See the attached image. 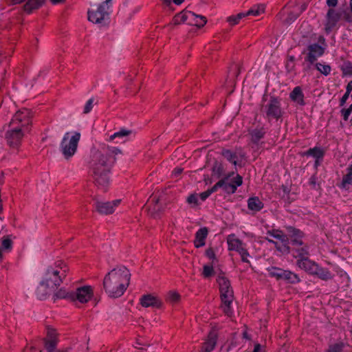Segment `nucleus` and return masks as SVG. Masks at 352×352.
Instances as JSON below:
<instances>
[{
    "mask_svg": "<svg viewBox=\"0 0 352 352\" xmlns=\"http://www.w3.org/2000/svg\"><path fill=\"white\" fill-rule=\"evenodd\" d=\"M120 150L115 147H103L92 155L91 168L98 186L106 187L109 184V173L112 164L111 153L117 154Z\"/></svg>",
    "mask_w": 352,
    "mask_h": 352,
    "instance_id": "obj_1",
    "label": "nucleus"
},
{
    "mask_svg": "<svg viewBox=\"0 0 352 352\" xmlns=\"http://www.w3.org/2000/svg\"><path fill=\"white\" fill-rule=\"evenodd\" d=\"M131 274L124 266L118 267L109 272L104 278L103 287L109 297L122 296L129 285Z\"/></svg>",
    "mask_w": 352,
    "mask_h": 352,
    "instance_id": "obj_2",
    "label": "nucleus"
},
{
    "mask_svg": "<svg viewBox=\"0 0 352 352\" xmlns=\"http://www.w3.org/2000/svg\"><path fill=\"white\" fill-rule=\"evenodd\" d=\"M31 112L28 109H23L17 111L10 122L9 129L6 133L7 144L12 148H17L28 130L31 123Z\"/></svg>",
    "mask_w": 352,
    "mask_h": 352,
    "instance_id": "obj_3",
    "label": "nucleus"
},
{
    "mask_svg": "<svg viewBox=\"0 0 352 352\" xmlns=\"http://www.w3.org/2000/svg\"><path fill=\"white\" fill-rule=\"evenodd\" d=\"M68 270V267L62 261H58L54 263V266L48 267L44 278L36 289L38 298L41 300L45 299L51 290L60 285Z\"/></svg>",
    "mask_w": 352,
    "mask_h": 352,
    "instance_id": "obj_4",
    "label": "nucleus"
},
{
    "mask_svg": "<svg viewBox=\"0 0 352 352\" xmlns=\"http://www.w3.org/2000/svg\"><path fill=\"white\" fill-rule=\"evenodd\" d=\"M217 281L219 286L221 299V308L223 312L228 316L232 314V305L234 299L233 290L230 283L224 276H219Z\"/></svg>",
    "mask_w": 352,
    "mask_h": 352,
    "instance_id": "obj_5",
    "label": "nucleus"
},
{
    "mask_svg": "<svg viewBox=\"0 0 352 352\" xmlns=\"http://www.w3.org/2000/svg\"><path fill=\"white\" fill-rule=\"evenodd\" d=\"M80 138V133L79 132L65 133L60 144V150L65 159L68 160L74 155Z\"/></svg>",
    "mask_w": 352,
    "mask_h": 352,
    "instance_id": "obj_6",
    "label": "nucleus"
},
{
    "mask_svg": "<svg viewBox=\"0 0 352 352\" xmlns=\"http://www.w3.org/2000/svg\"><path fill=\"white\" fill-rule=\"evenodd\" d=\"M111 1L102 0V3L91 8L88 10V19L94 23H100L105 20L110 14Z\"/></svg>",
    "mask_w": 352,
    "mask_h": 352,
    "instance_id": "obj_7",
    "label": "nucleus"
},
{
    "mask_svg": "<svg viewBox=\"0 0 352 352\" xmlns=\"http://www.w3.org/2000/svg\"><path fill=\"white\" fill-rule=\"evenodd\" d=\"M267 234L279 241L278 242L267 239L268 242L272 243L278 251L286 254L289 253L290 248L288 237L282 230L273 229L268 230Z\"/></svg>",
    "mask_w": 352,
    "mask_h": 352,
    "instance_id": "obj_8",
    "label": "nucleus"
},
{
    "mask_svg": "<svg viewBox=\"0 0 352 352\" xmlns=\"http://www.w3.org/2000/svg\"><path fill=\"white\" fill-rule=\"evenodd\" d=\"M227 243L229 250L237 252L241 255L243 262L249 263L250 254L246 248V245L234 234H229L227 236Z\"/></svg>",
    "mask_w": 352,
    "mask_h": 352,
    "instance_id": "obj_9",
    "label": "nucleus"
},
{
    "mask_svg": "<svg viewBox=\"0 0 352 352\" xmlns=\"http://www.w3.org/2000/svg\"><path fill=\"white\" fill-rule=\"evenodd\" d=\"M264 111L268 120H278L280 119L283 114L280 99L274 96L271 97L269 102L264 106Z\"/></svg>",
    "mask_w": 352,
    "mask_h": 352,
    "instance_id": "obj_10",
    "label": "nucleus"
},
{
    "mask_svg": "<svg viewBox=\"0 0 352 352\" xmlns=\"http://www.w3.org/2000/svg\"><path fill=\"white\" fill-rule=\"evenodd\" d=\"M342 17V12L335 8H329L326 15L324 30L329 34L337 25Z\"/></svg>",
    "mask_w": 352,
    "mask_h": 352,
    "instance_id": "obj_11",
    "label": "nucleus"
},
{
    "mask_svg": "<svg viewBox=\"0 0 352 352\" xmlns=\"http://www.w3.org/2000/svg\"><path fill=\"white\" fill-rule=\"evenodd\" d=\"M74 301L78 300L80 303L87 302L94 296V290L91 286L78 287L74 293Z\"/></svg>",
    "mask_w": 352,
    "mask_h": 352,
    "instance_id": "obj_12",
    "label": "nucleus"
},
{
    "mask_svg": "<svg viewBox=\"0 0 352 352\" xmlns=\"http://www.w3.org/2000/svg\"><path fill=\"white\" fill-rule=\"evenodd\" d=\"M121 202V199H116L112 201H96V209L102 214H109L114 212L116 207H118Z\"/></svg>",
    "mask_w": 352,
    "mask_h": 352,
    "instance_id": "obj_13",
    "label": "nucleus"
},
{
    "mask_svg": "<svg viewBox=\"0 0 352 352\" xmlns=\"http://www.w3.org/2000/svg\"><path fill=\"white\" fill-rule=\"evenodd\" d=\"M287 231L289 234L291 243L293 246H301L303 245L302 238L304 237V234L301 230L289 226L287 228Z\"/></svg>",
    "mask_w": 352,
    "mask_h": 352,
    "instance_id": "obj_14",
    "label": "nucleus"
},
{
    "mask_svg": "<svg viewBox=\"0 0 352 352\" xmlns=\"http://www.w3.org/2000/svg\"><path fill=\"white\" fill-rule=\"evenodd\" d=\"M217 333L214 330L211 331L205 340L201 352H212L217 344Z\"/></svg>",
    "mask_w": 352,
    "mask_h": 352,
    "instance_id": "obj_15",
    "label": "nucleus"
},
{
    "mask_svg": "<svg viewBox=\"0 0 352 352\" xmlns=\"http://www.w3.org/2000/svg\"><path fill=\"white\" fill-rule=\"evenodd\" d=\"M140 304L144 307L160 308L162 306L161 300L151 294L142 296L140 299Z\"/></svg>",
    "mask_w": 352,
    "mask_h": 352,
    "instance_id": "obj_16",
    "label": "nucleus"
},
{
    "mask_svg": "<svg viewBox=\"0 0 352 352\" xmlns=\"http://www.w3.org/2000/svg\"><path fill=\"white\" fill-rule=\"evenodd\" d=\"M309 53L307 56V60L310 63H314L318 57L324 54V48L318 44L314 43L308 47Z\"/></svg>",
    "mask_w": 352,
    "mask_h": 352,
    "instance_id": "obj_17",
    "label": "nucleus"
},
{
    "mask_svg": "<svg viewBox=\"0 0 352 352\" xmlns=\"http://www.w3.org/2000/svg\"><path fill=\"white\" fill-rule=\"evenodd\" d=\"M296 265L300 269L309 274H314L316 270L317 269L318 264L311 261L309 258L300 259L299 261H296Z\"/></svg>",
    "mask_w": 352,
    "mask_h": 352,
    "instance_id": "obj_18",
    "label": "nucleus"
},
{
    "mask_svg": "<svg viewBox=\"0 0 352 352\" xmlns=\"http://www.w3.org/2000/svg\"><path fill=\"white\" fill-rule=\"evenodd\" d=\"M208 234V230L206 227L201 228L196 232L195 239L194 240V245L195 248H199L205 245Z\"/></svg>",
    "mask_w": 352,
    "mask_h": 352,
    "instance_id": "obj_19",
    "label": "nucleus"
},
{
    "mask_svg": "<svg viewBox=\"0 0 352 352\" xmlns=\"http://www.w3.org/2000/svg\"><path fill=\"white\" fill-rule=\"evenodd\" d=\"M266 130L264 127L256 128L249 131L250 140L253 144L258 145L260 140L264 138Z\"/></svg>",
    "mask_w": 352,
    "mask_h": 352,
    "instance_id": "obj_20",
    "label": "nucleus"
},
{
    "mask_svg": "<svg viewBox=\"0 0 352 352\" xmlns=\"http://www.w3.org/2000/svg\"><path fill=\"white\" fill-rule=\"evenodd\" d=\"M194 14L195 13L191 11L184 10L174 17V23L175 24L186 23L190 25V21L194 17Z\"/></svg>",
    "mask_w": 352,
    "mask_h": 352,
    "instance_id": "obj_21",
    "label": "nucleus"
},
{
    "mask_svg": "<svg viewBox=\"0 0 352 352\" xmlns=\"http://www.w3.org/2000/svg\"><path fill=\"white\" fill-rule=\"evenodd\" d=\"M290 99L298 105L304 106L305 104L304 100V94L300 87H296L289 94Z\"/></svg>",
    "mask_w": 352,
    "mask_h": 352,
    "instance_id": "obj_22",
    "label": "nucleus"
},
{
    "mask_svg": "<svg viewBox=\"0 0 352 352\" xmlns=\"http://www.w3.org/2000/svg\"><path fill=\"white\" fill-rule=\"evenodd\" d=\"M309 246L307 245H302L301 246H296L293 249V257L296 258L297 261L302 258H309Z\"/></svg>",
    "mask_w": 352,
    "mask_h": 352,
    "instance_id": "obj_23",
    "label": "nucleus"
},
{
    "mask_svg": "<svg viewBox=\"0 0 352 352\" xmlns=\"http://www.w3.org/2000/svg\"><path fill=\"white\" fill-rule=\"evenodd\" d=\"M263 207V203L258 197H250L248 199V208L250 210L254 213L261 210Z\"/></svg>",
    "mask_w": 352,
    "mask_h": 352,
    "instance_id": "obj_24",
    "label": "nucleus"
},
{
    "mask_svg": "<svg viewBox=\"0 0 352 352\" xmlns=\"http://www.w3.org/2000/svg\"><path fill=\"white\" fill-rule=\"evenodd\" d=\"M346 173L342 177L339 187L342 189H348L349 186L352 184V164L346 168Z\"/></svg>",
    "mask_w": 352,
    "mask_h": 352,
    "instance_id": "obj_25",
    "label": "nucleus"
},
{
    "mask_svg": "<svg viewBox=\"0 0 352 352\" xmlns=\"http://www.w3.org/2000/svg\"><path fill=\"white\" fill-rule=\"evenodd\" d=\"M282 278L280 280H286L289 283L295 284L300 281L299 276L290 270H285L283 272Z\"/></svg>",
    "mask_w": 352,
    "mask_h": 352,
    "instance_id": "obj_26",
    "label": "nucleus"
},
{
    "mask_svg": "<svg viewBox=\"0 0 352 352\" xmlns=\"http://www.w3.org/2000/svg\"><path fill=\"white\" fill-rule=\"evenodd\" d=\"M313 275H316L318 278L324 280H330L333 278L332 274L328 269L321 267L318 265Z\"/></svg>",
    "mask_w": 352,
    "mask_h": 352,
    "instance_id": "obj_27",
    "label": "nucleus"
},
{
    "mask_svg": "<svg viewBox=\"0 0 352 352\" xmlns=\"http://www.w3.org/2000/svg\"><path fill=\"white\" fill-rule=\"evenodd\" d=\"M304 155L306 156H311L316 160H322L324 155V151L322 148L315 146L307 150L306 152H305Z\"/></svg>",
    "mask_w": 352,
    "mask_h": 352,
    "instance_id": "obj_28",
    "label": "nucleus"
},
{
    "mask_svg": "<svg viewBox=\"0 0 352 352\" xmlns=\"http://www.w3.org/2000/svg\"><path fill=\"white\" fill-rule=\"evenodd\" d=\"M265 11V6L263 4L255 5L252 6L248 11L245 13V16H258L263 13Z\"/></svg>",
    "mask_w": 352,
    "mask_h": 352,
    "instance_id": "obj_29",
    "label": "nucleus"
},
{
    "mask_svg": "<svg viewBox=\"0 0 352 352\" xmlns=\"http://www.w3.org/2000/svg\"><path fill=\"white\" fill-rule=\"evenodd\" d=\"M131 133V131L126 129H121L120 131L115 132L113 135L109 137V140L112 141L116 138L126 140V138Z\"/></svg>",
    "mask_w": 352,
    "mask_h": 352,
    "instance_id": "obj_30",
    "label": "nucleus"
},
{
    "mask_svg": "<svg viewBox=\"0 0 352 352\" xmlns=\"http://www.w3.org/2000/svg\"><path fill=\"white\" fill-rule=\"evenodd\" d=\"M12 241L9 236H3L0 241V249L3 251L10 252L12 249Z\"/></svg>",
    "mask_w": 352,
    "mask_h": 352,
    "instance_id": "obj_31",
    "label": "nucleus"
},
{
    "mask_svg": "<svg viewBox=\"0 0 352 352\" xmlns=\"http://www.w3.org/2000/svg\"><path fill=\"white\" fill-rule=\"evenodd\" d=\"M221 155L230 162L234 165L237 164V155L235 153L232 152L229 149H224L221 152Z\"/></svg>",
    "mask_w": 352,
    "mask_h": 352,
    "instance_id": "obj_32",
    "label": "nucleus"
},
{
    "mask_svg": "<svg viewBox=\"0 0 352 352\" xmlns=\"http://www.w3.org/2000/svg\"><path fill=\"white\" fill-rule=\"evenodd\" d=\"M267 270L271 277H274L277 280H280L282 278L283 272H284V270L273 266L268 267Z\"/></svg>",
    "mask_w": 352,
    "mask_h": 352,
    "instance_id": "obj_33",
    "label": "nucleus"
},
{
    "mask_svg": "<svg viewBox=\"0 0 352 352\" xmlns=\"http://www.w3.org/2000/svg\"><path fill=\"white\" fill-rule=\"evenodd\" d=\"M207 22L206 18L201 15L194 14V17L190 21V24L199 28L203 27Z\"/></svg>",
    "mask_w": 352,
    "mask_h": 352,
    "instance_id": "obj_34",
    "label": "nucleus"
},
{
    "mask_svg": "<svg viewBox=\"0 0 352 352\" xmlns=\"http://www.w3.org/2000/svg\"><path fill=\"white\" fill-rule=\"evenodd\" d=\"M74 292H69L66 291L64 289H59L56 293L54 294V297L56 298H64V299H69L72 300L74 297Z\"/></svg>",
    "mask_w": 352,
    "mask_h": 352,
    "instance_id": "obj_35",
    "label": "nucleus"
},
{
    "mask_svg": "<svg viewBox=\"0 0 352 352\" xmlns=\"http://www.w3.org/2000/svg\"><path fill=\"white\" fill-rule=\"evenodd\" d=\"M344 346L345 344L342 342L330 344L327 352H342Z\"/></svg>",
    "mask_w": 352,
    "mask_h": 352,
    "instance_id": "obj_36",
    "label": "nucleus"
},
{
    "mask_svg": "<svg viewBox=\"0 0 352 352\" xmlns=\"http://www.w3.org/2000/svg\"><path fill=\"white\" fill-rule=\"evenodd\" d=\"M316 69L324 76H327L331 73V68L330 65L327 64H322L320 63H318L316 64Z\"/></svg>",
    "mask_w": 352,
    "mask_h": 352,
    "instance_id": "obj_37",
    "label": "nucleus"
},
{
    "mask_svg": "<svg viewBox=\"0 0 352 352\" xmlns=\"http://www.w3.org/2000/svg\"><path fill=\"white\" fill-rule=\"evenodd\" d=\"M58 340L45 339V348L48 352H54L57 344Z\"/></svg>",
    "mask_w": 352,
    "mask_h": 352,
    "instance_id": "obj_38",
    "label": "nucleus"
},
{
    "mask_svg": "<svg viewBox=\"0 0 352 352\" xmlns=\"http://www.w3.org/2000/svg\"><path fill=\"white\" fill-rule=\"evenodd\" d=\"M214 274V268L212 265H205L203 267L202 275L204 278H208L213 276Z\"/></svg>",
    "mask_w": 352,
    "mask_h": 352,
    "instance_id": "obj_39",
    "label": "nucleus"
},
{
    "mask_svg": "<svg viewBox=\"0 0 352 352\" xmlns=\"http://www.w3.org/2000/svg\"><path fill=\"white\" fill-rule=\"evenodd\" d=\"M245 13L244 12H241V13H239L236 16H230L228 18V22L231 25H236L239 23L240 19H241L242 18L245 17Z\"/></svg>",
    "mask_w": 352,
    "mask_h": 352,
    "instance_id": "obj_40",
    "label": "nucleus"
},
{
    "mask_svg": "<svg viewBox=\"0 0 352 352\" xmlns=\"http://www.w3.org/2000/svg\"><path fill=\"white\" fill-rule=\"evenodd\" d=\"M179 299L180 295L177 292L170 291L167 294V300L172 303L177 302Z\"/></svg>",
    "mask_w": 352,
    "mask_h": 352,
    "instance_id": "obj_41",
    "label": "nucleus"
},
{
    "mask_svg": "<svg viewBox=\"0 0 352 352\" xmlns=\"http://www.w3.org/2000/svg\"><path fill=\"white\" fill-rule=\"evenodd\" d=\"M95 102L94 98H89L85 103L83 109V113L85 114L89 113L93 109Z\"/></svg>",
    "mask_w": 352,
    "mask_h": 352,
    "instance_id": "obj_42",
    "label": "nucleus"
},
{
    "mask_svg": "<svg viewBox=\"0 0 352 352\" xmlns=\"http://www.w3.org/2000/svg\"><path fill=\"white\" fill-rule=\"evenodd\" d=\"M352 112V103L348 108H342L340 111L341 116L344 120L347 121Z\"/></svg>",
    "mask_w": 352,
    "mask_h": 352,
    "instance_id": "obj_43",
    "label": "nucleus"
},
{
    "mask_svg": "<svg viewBox=\"0 0 352 352\" xmlns=\"http://www.w3.org/2000/svg\"><path fill=\"white\" fill-rule=\"evenodd\" d=\"M45 339L58 340L57 339V333L56 332V330L52 327H47V337Z\"/></svg>",
    "mask_w": 352,
    "mask_h": 352,
    "instance_id": "obj_44",
    "label": "nucleus"
},
{
    "mask_svg": "<svg viewBox=\"0 0 352 352\" xmlns=\"http://www.w3.org/2000/svg\"><path fill=\"white\" fill-rule=\"evenodd\" d=\"M226 184L225 179H221L217 182L211 188L208 189L210 194L216 192L219 188L223 187Z\"/></svg>",
    "mask_w": 352,
    "mask_h": 352,
    "instance_id": "obj_45",
    "label": "nucleus"
},
{
    "mask_svg": "<svg viewBox=\"0 0 352 352\" xmlns=\"http://www.w3.org/2000/svg\"><path fill=\"white\" fill-rule=\"evenodd\" d=\"M158 201L159 200H158V198L157 197V196L153 195L149 199L150 209H151V204L155 203V205L152 210L154 211L160 210V208L157 206Z\"/></svg>",
    "mask_w": 352,
    "mask_h": 352,
    "instance_id": "obj_46",
    "label": "nucleus"
},
{
    "mask_svg": "<svg viewBox=\"0 0 352 352\" xmlns=\"http://www.w3.org/2000/svg\"><path fill=\"white\" fill-rule=\"evenodd\" d=\"M187 202L189 204L193 205V206H197L198 205V195H190L187 198Z\"/></svg>",
    "mask_w": 352,
    "mask_h": 352,
    "instance_id": "obj_47",
    "label": "nucleus"
},
{
    "mask_svg": "<svg viewBox=\"0 0 352 352\" xmlns=\"http://www.w3.org/2000/svg\"><path fill=\"white\" fill-rule=\"evenodd\" d=\"M223 188H224L225 190H226L228 192H230L231 193H234L238 187L235 186L233 184H231V183L227 184L226 182V184L223 186Z\"/></svg>",
    "mask_w": 352,
    "mask_h": 352,
    "instance_id": "obj_48",
    "label": "nucleus"
},
{
    "mask_svg": "<svg viewBox=\"0 0 352 352\" xmlns=\"http://www.w3.org/2000/svg\"><path fill=\"white\" fill-rule=\"evenodd\" d=\"M231 184H233L235 186H241L243 184V178L241 175H236V176L232 179Z\"/></svg>",
    "mask_w": 352,
    "mask_h": 352,
    "instance_id": "obj_49",
    "label": "nucleus"
},
{
    "mask_svg": "<svg viewBox=\"0 0 352 352\" xmlns=\"http://www.w3.org/2000/svg\"><path fill=\"white\" fill-rule=\"evenodd\" d=\"M206 255L209 259H210L212 261H214L216 259L215 253L212 248L207 249L206 251Z\"/></svg>",
    "mask_w": 352,
    "mask_h": 352,
    "instance_id": "obj_50",
    "label": "nucleus"
},
{
    "mask_svg": "<svg viewBox=\"0 0 352 352\" xmlns=\"http://www.w3.org/2000/svg\"><path fill=\"white\" fill-rule=\"evenodd\" d=\"M349 94H350V93L345 92V94L343 95V96L342 97V98L340 99V105L341 107L344 105V104L346 103L347 99L349 97Z\"/></svg>",
    "mask_w": 352,
    "mask_h": 352,
    "instance_id": "obj_51",
    "label": "nucleus"
},
{
    "mask_svg": "<svg viewBox=\"0 0 352 352\" xmlns=\"http://www.w3.org/2000/svg\"><path fill=\"white\" fill-rule=\"evenodd\" d=\"M210 195L211 194L208 190H207L206 191L200 193L199 196L202 201H205Z\"/></svg>",
    "mask_w": 352,
    "mask_h": 352,
    "instance_id": "obj_52",
    "label": "nucleus"
},
{
    "mask_svg": "<svg viewBox=\"0 0 352 352\" xmlns=\"http://www.w3.org/2000/svg\"><path fill=\"white\" fill-rule=\"evenodd\" d=\"M338 0H327V5L330 8H334L338 4Z\"/></svg>",
    "mask_w": 352,
    "mask_h": 352,
    "instance_id": "obj_53",
    "label": "nucleus"
},
{
    "mask_svg": "<svg viewBox=\"0 0 352 352\" xmlns=\"http://www.w3.org/2000/svg\"><path fill=\"white\" fill-rule=\"evenodd\" d=\"M252 352H265V349L260 344H256Z\"/></svg>",
    "mask_w": 352,
    "mask_h": 352,
    "instance_id": "obj_54",
    "label": "nucleus"
},
{
    "mask_svg": "<svg viewBox=\"0 0 352 352\" xmlns=\"http://www.w3.org/2000/svg\"><path fill=\"white\" fill-rule=\"evenodd\" d=\"M317 183V177L316 175H312L309 180V184L312 186L313 187L316 186V184Z\"/></svg>",
    "mask_w": 352,
    "mask_h": 352,
    "instance_id": "obj_55",
    "label": "nucleus"
},
{
    "mask_svg": "<svg viewBox=\"0 0 352 352\" xmlns=\"http://www.w3.org/2000/svg\"><path fill=\"white\" fill-rule=\"evenodd\" d=\"M298 15H299L298 13L295 14H293L292 13L289 14V16L287 19V23H291L292 21H294V20H296L297 19Z\"/></svg>",
    "mask_w": 352,
    "mask_h": 352,
    "instance_id": "obj_56",
    "label": "nucleus"
},
{
    "mask_svg": "<svg viewBox=\"0 0 352 352\" xmlns=\"http://www.w3.org/2000/svg\"><path fill=\"white\" fill-rule=\"evenodd\" d=\"M352 91V80L348 82L346 87V92L351 93Z\"/></svg>",
    "mask_w": 352,
    "mask_h": 352,
    "instance_id": "obj_57",
    "label": "nucleus"
},
{
    "mask_svg": "<svg viewBox=\"0 0 352 352\" xmlns=\"http://www.w3.org/2000/svg\"><path fill=\"white\" fill-rule=\"evenodd\" d=\"M65 0H50V2L53 5H58L63 3Z\"/></svg>",
    "mask_w": 352,
    "mask_h": 352,
    "instance_id": "obj_58",
    "label": "nucleus"
},
{
    "mask_svg": "<svg viewBox=\"0 0 352 352\" xmlns=\"http://www.w3.org/2000/svg\"><path fill=\"white\" fill-rule=\"evenodd\" d=\"M344 19L348 21V22H351L352 21V19H351V16H350V14H346L344 15Z\"/></svg>",
    "mask_w": 352,
    "mask_h": 352,
    "instance_id": "obj_59",
    "label": "nucleus"
},
{
    "mask_svg": "<svg viewBox=\"0 0 352 352\" xmlns=\"http://www.w3.org/2000/svg\"><path fill=\"white\" fill-rule=\"evenodd\" d=\"M243 338H245V339L250 340V337L249 336V335H248V332H247V331H244V332L243 333Z\"/></svg>",
    "mask_w": 352,
    "mask_h": 352,
    "instance_id": "obj_60",
    "label": "nucleus"
},
{
    "mask_svg": "<svg viewBox=\"0 0 352 352\" xmlns=\"http://www.w3.org/2000/svg\"><path fill=\"white\" fill-rule=\"evenodd\" d=\"M234 175V172L228 174L223 179H225V182Z\"/></svg>",
    "mask_w": 352,
    "mask_h": 352,
    "instance_id": "obj_61",
    "label": "nucleus"
},
{
    "mask_svg": "<svg viewBox=\"0 0 352 352\" xmlns=\"http://www.w3.org/2000/svg\"><path fill=\"white\" fill-rule=\"evenodd\" d=\"M182 170L181 168H175L174 170V173H175V175H179V174H180L182 173Z\"/></svg>",
    "mask_w": 352,
    "mask_h": 352,
    "instance_id": "obj_62",
    "label": "nucleus"
},
{
    "mask_svg": "<svg viewBox=\"0 0 352 352\" xmlns=\"http://www.w3.org/2000/svg\"><path fill=\"white\" fill-rule=\"evenodd\" d=\"M173 1L176 5H180L184 1V0H173Z\"/></svg>",
    "mask_w": 352,
    "mask_h": 352,
    "instance_id": "obj_63",
    "label": "nucleus"
},
{
    "mask_svg": "<svg viewBox=\"0 0 352 352\" xmlns=\"http://www.w3.org/2000/svg\"><path fill=\"white\" fill-rule=\"evenodd\" d=\"M322 160H316L315 161V164H314V166L316 167H317L318 166L320 165V162H321Z\"/></svg>",
    "mask_w": 352,
    "mask_h": 352,
    "instance_id": "obj_64",
    "label": "nucleus"
}]
</instances>
